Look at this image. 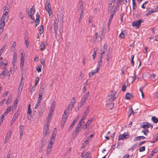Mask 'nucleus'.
Returning a JSON list of instances; mask_svg holds the SVG:
<instances>
[{
  "instance_id": "obj_29",
  "label": "nucleus",
  "mask_w": 158,
  "mask_h": 158,
  "mask_svg": "<svg viewBox=\"0 0 158 158\" xmlns=\"http://www.w3.org/2000/svg\"><path fill=\"white\" fill-rule=\"evenodd\" d=\"M66 121V119L62 118L61 122V126L62 128H63L64 125Z\"/></svg>"
},
{
  "instance_id": "obj_7",
  "label": "nucleus",
  "mask_w": 158,
  "mask_h": 158,
  "mask_svg": "<svg viewBox=\"0 0 158 158\" xmlns=\"http://www.w3.org/2000/svg\"><path fill=\"white\" fill-rule=\"evenodd\" d=\"M6 67H5V70H4L0 74V77L1 79H3L4 78L6 75V72L5 71Z\"/></svg>"
},
{
  "instance_id": "obj_57",
  "label": "nucleus",
  "mask_w": 158,
  "mask_h": 158,
  "mask_svg": "<svg viewBox=\"0 0 158 158\" xmlns=\"http://www.w3.org/2000/svg\"><path fill=\"white\" fill-rule=\"evenodd\" d=\"M6 115V114H4V113L2 114L1 116V119L2 120L1 121V122H3V120L5 116Z\"/></svg>"
},
{
  "instance_id": "obj_35",
  "label": "nucleus",
  "mask_w": 158,
  "mask_h": 158,
  "mask_svg": "<svg viewBox=\"0 0 158 158\" xmlns=\"http://www.w3.org/2000/svg\"><path fill=\"white\" fill-rule=\"evenodd\" d=\"M11 98H12L11 96H9L8 97L6 102V105H8L11 102Z\"/></svg>"
},
{
  "instance_id": "obj_22",
  "label": "nucleus",
  "mask_w": 158,
  "mask_h": 158,
  "mask_svg": "<svg viewBox=\"0 0 158 158\" xmlns=\"http://www.w3.org/2000/svg\"><path fill=\"white\" fill-rule=\"evenodd\" d=\"M97 48H94V51L93 52V53L92 55V56H93V60H94L95 57H96V52L97 51Z\"/></svg>"
},
{
  "instance_id": "obj_51",
  "label": "nucleus",
  "mask_w": 158,
  "mask_h": 158,
  "mask_svg": "<svg viewBox=\"0 0 158 158\" xmlns=\"http://www.w3.org/2000/svg\"><path fill=\"white\" fill-rule=\"evenodd\" d=\"M89 92H87L85 95L83 96V97L85 98H87L89 96Z\"/></svg>"
},
{
  "instance_id": "obj_47",
  "label": "nucleus",
  "mask_w": 158,
  "mask_h": 158,
  "mask_svg": "<svg viewBox=\"0 0 158 158\" xmlns=\"http://www.w3.org/2000/svg\"><path fill=\"white\" fill-rule=\"evenodd\" d=\"M40 22V19H36L35 21V22L36 23L35 27H36L39 24Z\"/></svg>"
},
{
  "instance_id": "obj_11",
  "label": "nucleus",
  "mask_w": 158,
  "mask_h": 158,
  "mask_svg": "<svg viewBox=\"0 0 158 158\" xmlns=\"http://www.w3.org/2000/svg\"><path fill=\"white\" fill-rule=\"evenodd\" d=\"M73 102L71 101L68 107V109L70 108H72L74 107V104L76 103V101H75V98L73 97Z\"/></svg>"
},
{
  "instance_id": "obj_3",
  "label": "nucleus",
  "mask_w": 158,
  "mask_h": 158,
  "mask_svg": "<svg viewBox=\"0 0 158 158\" xmlns=\"http://www.w3.org/2000/svg\"><path fill=\"white\" fill-rule=\"evenodd\" d=\"M130 135L127 132L124 133L123 134L120 135L119 136L118 140L126 139L128 138Z\"/></svg>"
},
{
  "instance_id": "obj_46",
  "label": "nucleus",
  "mask_w": 158,
  "mask_h": 158,
  "mask_svg": "<svg viewBox=\"0 0 158 158\" xmlns=\"http://www.w3.org/2000/svg\"><path fill=\"white\" fill-rule=\"evenodd\" d=\"M66 111H64V114L63 115L62 118H64V119H67L68 118V115L66 114Z\"/></svg>"
},
{
  "instance_id": "obj_45",
  "label": "nucleus",
  "mask_w": 158,
  "mask_h": 158,
  "mask_svg": "<svg viewBox=\"0 0 158 158\" xmlns=\"http://www.w3.org/2000/svg\"><path fill=\"white\" fill-rule=\"evenodd\" d=\"M39 80V78L38 77H37V78H36L35 79V84L34 85V86H36L38 84V83Z\"/></svg>"
},
{
  "instance_id": "obj_50",
  "label": "nucleus",
  "mask_w": 158,
  "mask_h": 158,
  "mask_svg": "<svg viewBox=\"0 0 158 158\" xmlns=\"http://www.w3.org/2000/svg\"><path fill=\"white\" fill-rule=\"evenodd\" d=\"M149 131L148 129H146L145 130H143L142 131V132L144 133L145 135H147Z\"/></svg>"
},
{
  "instance_id": "obj_36",
  "label": "nucleus",
  "mask_w": 158,
  "mask_h": 158,
  "mask_svg": "<svg viewBox=\"0 0 158 158\" xmlns=\"http://www.w3.org/2000/svg\"><path fill=\"white\" fill-rule=\"evenodd\" d=\"M106 59L107 61H108L110 59L111 57V55L110 53H108V54H106Z\"/></svg>"
},
{
  "instance_id": "obj_41",
  "label": "nucleus",
  "mask_w": 158,
  "mask_h": 158,
  "mask_svg": "<svg viewBox=\"0 0 158 158\" xmlns=\"http://www.w3.org/2000/svg\"><path fill=\"white\" fill-rule=\"evenodd\" d=\"M6 4V6L4 7L3 8H4V9H6V10H9L10 8V6L9 5L8 2H7Z\"/></svg>"
},
{
  "instance_id": "obj_27",
  "label": "nucleus",
  "mask_w": 158,
  "mask_h": 158,
  "mask_svg": "<svg viewBox=\"0 0 158 158\" xmlns=\"http://www.w3.org/2000/svg\"><path fill=\"white\" fill-rule=\"evenodd\" d=\"M11 109V106H9L4 113V114H7L8 112H10Z\"/></svg>"
},
{
  "instance_id": "obj_55",
  "label": "nucleus",
  "mask_w": 158,
  "mask_h": 158,
  "mask_svg": "<svg viewBox=\"0 0 158 158\" xmlns=\"http://www.w3.org/2000/svg\"><path fill=\"white\" fill-rule=\"evenodd\" d=\"M35 88H36V86L34 85H33L32 87L31 88V93L34 91V90L35 89Z\"/></svg>"
},
{
  "instance_id": "obj_17",
  "label": "nucleus",
  "mask_w": 158,
  "mask_h": 158,
  "mask_svg": "<svg viewBox=\"0 0 158 158\" xmlns=\"http://www.w3.org/2000/svg\"><path fill=\"white\" fill-rule=\"evenodd\" d=\"M55 104L56 103L55 101H53L51 104V106L50 108V110H51V111L53 112L54 111Z\"/></svg>"
},
{
  "instance_id": "obj_2",
  "label": "nucleus",
  "mask_w": 158,
  "mask_h": 158,
  "mask_svg": "<svg viewBox=\"0 0 158 158\" xmlns=\"http://www.w3.org/2000/svg\"><path fill=\"white\" fill-rule=\"evenodd\" d=\"M47 4L45 5V8L49 14V16L52 15V13L51 10V5L50 4L49 1L48 2V0L46 2Z\"/></svg>"
},
{
  "instance_id": "obj_42",
  "label": "nucleus",
  "mask_w": 158,
  "mask_h": 158,
  "mask_svg": "<svg viewBox=\"0 0 158 158\" xmlns=\"http://www.w3.org/2000/svg\"><path fill=\"white\" fill-rule=\"evenodd\" d=\"M145 150V146H142L139 148V152H142L144 151Z\"/></svg>"
},
{
  "instance_id": "obj_13",
  "label": "nucleus",
  "mask_w": 158,
  "mask_h": 158,
  "mask_svg": "<svg viewBox=\"0 0 158 158\" xmlns=\"http://www.w3.org/2000/svg\"><path fill=\"white\" fill-rule=\"evenodd\" d=\"M114 106V103L113 102L106 103V106L109 109H112Z\"/></svg>"
},
{
  "instance_id": "obj_58",
  "label": "nucleus",
  "mask_w": 158,
  "mask_h": 158,
  "mask_svg": "<svg viewBox=\"0 0 158 158\" xmlns=\"http://www.w3.org/2000/svg\"><path fill=\"white\" fill-rule=\"evenodd\" d=\"M23 85H19L18 88V91L19 92H21L23 89Z\"/></svg>"
},
{
  "instance_id": "obj_15",
  "label": "nucleus",
  "mask_w": 158,
  "mask_h": 158,
  "mask_svg": "<svg viewBox=\"0 0 158 158\" xmlns=\"http://www.w3.org/2000/svg\"><path fill=\"white\" fill-rule=\"evenodd\" d=\"M150 124L148 122H145L144 124H142L141 125V127L144 128H147L150 127Z\"/></svg>"
},
{
  "instance_id": "obj_12",
  "label": "nucleus",
  "mask_w": 158,
  "mask_h": 158,
  "mask_svg": "<svg viewBox=\"0 0 158 158\" xmlns=\"http://www.w3.org/2000/svg\"><path fill=\"white\" fill-rule=\"evenodd\" d=\"M133 97V96L132 94L127 93L125 95V98L127 100H130Z\"/></svg>"
},
{
  "instance_id": "obj_60",
  "label": "nucleus",
  "mask_w": 158,
  "mask_h": 158,
  "mask_svg": "<svg viewBox=\"0 0 158 158\" xmlns=\"http://www.w3.org/2000/svg\"><path fill=\"white\" fill-rule=\"evenodd\" d=\"M110 5H111V6L109 7L110 9L108 10V12H109V10H111L113 8L114 4H113L112 3H110Z\"/></svg>"
},
{
  "instance_id": "obj_54",
  "label": "nucleus",
  "mask_w": 158,
  "mask_h": 158,
  "mask_svg": "<svg viewBox=\"0 0 158 158\" xmlns=\"http://www.w3.org/2000/svg\"><path fill=\"white\" fill-rule=\"evenodd\" d=\"M41 63V64L43 65V66H45L44 64V61L45 60L43 58H41L40 59Z\"/></svg>"
},
{
  "instance_id": "obj_23",
  "label": "nucleus",
  "mask_w": 158,
  "mask_h": 158,
  "mask_svg": "<svg viewBox=\"0 0 158 158\" xmlns=\"http://www.w3.org/2000/svg\"><path fill=\"white\" fill-rule=\"evenodd\" d=\"M17 55L16 53L15 52H14V56L13 57V58L12 59V62L14 64L15 62V61L17 59Z\"/></svg>"
},
{
  "instance_id": "obj_9",
  "label": "nucleus",
  "mask_w": 158,
  "mask_h": 158,
  "mask_svg": "<svg viewBox=\"0 0 158 158\" xmlns=\"http://www.w3.org/2000/svg\"><path fill=\"white\" fill-rule=\"evenodd\" d=\"M11 131H10L9 133H7L5 138V140L4 142L5 143H6L9 140L11 134Z\"/></svg>"
},
{
  "instance_id": "obj_52",
  "label": "nucleus",
  "mask_w": 158,
  "mask_h": 158,
  "mask_svg": "<svg viewBox=\"0 0 158 158\" xmlns=\"http://www.w3.org/2000/svg\"><path fill=\"white\" fill-rule=\"evenodd\" d=\"M24 127L22 125H20L19 126V131H23Z\"/></svg>"
},
{
  "instance_id": "obj_34",
  "label": "nucleus",
  "mask_w": 158,
  "mask_h": 158,
  "mask_svg": "<svg viewBox=\"0 0 158 158\" xmlns=\"http://www.w3.org/2000/svg\"><path fill=\"white\" fill-rule=\"evenodd\" d=\"M129 112L130 113V114L128 116L129 117L131 115V114H134V111L133 110V109L132 107L129 109Z\"/></svg>"
},
{
  "instance_id": "obj_48",
  "label": "nucleus",
  "mask_w": 158,
  "mask_h": 158,
  "mask_svg": "<svg viewBox=\"0 0 158 158\" xmlns=\"http://www.w3.org/2000/svg\"><path fill=\"white\" fill-rule=\"evenodd\" d=\"M16 42L14 41L13 43L11 48L12 49L14 50L15 49V47L16 46Z\"/></svg>"
},
{
  "instance_id": "obj_14",
  "label": "nucleus",
  "mask_w": 158,
  "mask_h": 158,
  "mask_svg": "<svg viewBox=\"0 0 158 158\" xmlns=\"http://www.w3.org/2000/svg\"><path fill=\"white\" fill-rule=\"evenodd\" d=\"M19 114L18 113H16L15 114L14 116L12 118L11 123V125L14 123L15 120L18 118Z\"/></svg>"
},
{
  "instance_id": "obj_37",
  "label": "nucleus",
  "mask_w": 158,
  "mask_h": 158,
  "mask_svg": "<svg viewBox=\"0 0 158 158\" xmlns=\"http://www.w3.org/2000/svg\"><path fill=\"white\" fill-rule=\"evenodd\" d=\"M81 130V128H78L77 127H76L74 130L75 134L77 135L78 134V132L80 131Z\"/></svg>"
},
{
  "instance_id": "obj_1",
  "label": "nucleus",
  "mask_w": 158,
  "mask_h": 158,
  "mask_svg": "<svg viewBox=\"0 0 158 158\" xmlns=\"http://www.w3.org/2000/svg\"><path fill=\"white\" fill-rule=\"evenodd\" d=\"M144 20L143 19H139L138 20L134 21L132 23L133 27H136L137 29L139 28L141 25V23L143 22Z\"/></svg>"
},
{
  "instance_id": "obj_26",
  "label": "nucleus",
  "mask_w": 158,
  "mask_h": 158,
  "mask_svg": "<svg viewBox=\"0 0 158 158\" xmlns=\"http://www.w3.org/2000/svg\"><path fill=\"white\" fill-rule=\"evenodd\" d=\"M90 153V152H88L87 153L84 155V157L82 158H91L89 156V155Z\"/></svg>"
},
{
  "instance_id": "obj_31",
  "label": "nucleus",
  "mask_w": 158,
  "mask_h": 158,
  "mask_svg": "<svg viewBox=\"0 0 158 158\" xmlns=\"http://www.w3.org/2000/svg\"><path fill=\"white\" fill-rule=\"evenodd\" d=\"M98 72H96V69L95 70V71L94 72L93 71H92L91 73H89V77H93L94 74H95L96 73H97Z\"/></svg>"
},
{
  "instance_id": "obj_40",
  "label": "nucleus",
  "mask_w": 158,
  "mask_h": 158,
  "mask_svg": "<svg viewBox=\"0 0 158 158\" xmlns=\"http://www.w3.org/2000/svg\"><path fill=\"white\" fill-rule=\"evenodd\" d=\"M41 147H43L46 144V141H45V140H44L42 139L41 140Z\"/></svg>"
},
{
  "instance_id": "obj_5",
  "label": "nucleus",
  "mask_w": 158,
  "mask_h": 158,
  "mask_svg": "<svg viewBox=\"0 0 158 158\" xmlns=\"http://www.w3.org/2000/svg\"><path fill=\"white\" fill-rule=\"evenodd\" d=\"M59 22V20L57 19H56L54 20V30L55 33H56L57 32L58 26V23Z\"/></svg>"
},
{
  "instance_id": "obj_30",
  "label": "nucleus",
  "mask_w": 158,
  "mask_h": 158,
  "mask_svg": "<svg viewBox=\"0 0 158 158\" xmlns=\"http://www.w3.org/2000/svg\"><path fill=\"white\" fill-rule=\"evenodd\" d=\"M41 66L40 64L37 66L36 68V69L38 73H39L41 71Z\"/></svg>"
},
{
  "instance_id": "obj_43",
  "label": "nucleus",
  "mask_w": 158,
  "mask_h": 158,
  "mask_svg": "<svg viewBox=\"0 0 158 158\" xmlns=\"http://www.w3.org/2000/svg\"><path fill=\"white\" fill-rule=\"evenodd\" d=\"M41 101H38L37 100V103L36 104L35 106V109H37L40 106V103Z\"/></svg>"
},
{
  "instance_id": "obj_10",
  "label": "nucleus",
  "mask_w": 158,
  "mask_h": 158,
  "mask_svg": "<svg viewBox=\"0 0 158 158\" xmlns=\"http://www.w3.org/2000/svg\"><path fill=\"white\" fill-rule=\"evenodd\" d=\"M116 98L115 97H112L108 96L107 98V100L106 101V103L112 102Z\"/></svg>"
},
{
  "instance_id": "obj_18",
  "label": "nucleus",
  "mask_w": 158,
  "mask_h": 158,
  "mask_svg": "<svg viewBox=\"0 0 158 158\" xmlns=\"http://www.w3.org/2000/svg\"><path fill=\"white\" fill-rule=\"evenodd\" d=\"M125 31H123L120 33L119 35V37L121 38H125V36L126 35L125 33Z\"/></svg>"
},
{
  "instance_id": "obj_62",
  "label": "nucleus",
  "mask_w": 158,
  "mask_h": 158,
  "mask_svg": "<svg viewBox=\"0 0 158 158\" xmlns=\"http://www.w3.org/2000/svg\"><path fill=\"white\" fill-rule=\"evenodd\" d=\"M2 17L3 18H7V19H8V15L6 13H3V15H2Z\"/></svg>"
},
{
  "instance_id": "obj_33",
  "label": "nucleus",
  "mask_w": 158,
  "mask_h": 158,
  "mask_svg": "<svg viewBox=\"0 0 158 158\" xmlns=\"http://www.w3.org/2000/svg\"><path fill=\"white\" fill-rule=\"evenodd\" d=\"M116 94V92L111 91V92L109 94L108 96L112 97H114L115 95Z\"/></svg>"
},
{
  "instance_id": "obj_21",
  "label": "nucleus",
  "mask_w": 158,
  "mask_h": 158,
  "mask_svg": "<svg viewBox=\"0 0 158 158\" xmlns=\"http://www.w3.org/2000/svg\"><path fill=\"white\" fill-rule=\"evenodd\" d=\"M92 120V118L88 120L86 122V123L85 124V126H87V127H89V125L91 124Z\"/></svg>"
},
{
  "instance_id": "obj_6",
  "label": "nucleus",
  "mask_w": 158,
  "mask_h": 158,
  "mask_svg": "<svg viewBox=\"0 0 158 158\" xmlns=\"http://www.w3.org/2000/svg\"><path fill=\"white\" fill-rule=\"evenodd\" d=\"M6 19H7V18L2 17L0 19V26L4 27L5 26V20Z\"/></svg>"
},
{
  "instance_id": "obj_25",
  "label": "nucleus",
  "mask_w": 158,
  "mask_h": 158,
  "mask_svg": "<svg viewBox=\"0 0 158 158\" xmlns=\"http://www.w3.org/2000/svg\"><path fill=\"white\" fill-rule=\"evenodd\" d=\"M152 119L154 123H157L158 122V118L155 116L152 117Z\"/></svg>"
},
{
  "instance_id": "obj_32",
  "label": "nucleus",
  "mask_w": 158,
  "mask_h": 158,
  "mask_svg": "<svg viewBox=\"0 0 158 158\" xmlns=\"http://www.w3.org/2000/svg\"><path fill=\"white\" fill-rule=\"evenodd\" d=\"M133 10H135L137 7L136 5L135 0H132Z\"/></svg>"
},
{
  "instance_id": "obj_49",
  "label": "nucleus",
  "mask_w": 158,
  "mask_h": 158,
  "mask_svg": "<svg viewBox=\"0 0 158 158\" xmlns=\"http://www.w3.org/2000/svg\"><path fill=\"white\" fill-rule=\"evenodd\" d=\"M87 115V114H85V112L83 115V116L81 118V120H85L86 117V116Z\"/></svg>"
},
{
  "instance_id": "obj_63",
  "label": "nucleus",
  "mask_w": 158,
  "mask_h": 158,
  "mask_svg": "<svg viewBox=\"0 0 158 158\" xmlns=\"http://www.w3.org/2000/svg\"><path fill=\"white\" fill-rule=\"evenodd\" d=\"M137 146V145L136 144H135L134 145H133V146L131 147V149L132 151H133V150L134 149L136 148Z\"/></svg>"
},
{
  "instance_id": "obj_38",
  "label": "nucleus",
  "mask_w": 158,
  "mask_h": 158,
  "mask_svg": "<svg viewBox=\"0 0 158 158\" xmlns=\"http://www.w3.org/2000/svg\"><path fill=\"white\" fill-rule=\"evenodd\" d=\"M44 31V27L43 25H42L40 27V28L39 29V33L40 34H42Z\"/></svg>"
},
{
  "instance_id": "obj_39",
  "label": "nucleus",
  "mask_w": 158,
  "mask_h": 158,
  "mask_svg": "<svg viewBox=\"0 0 158 158\" xmlns=\"http://www.w3.org/2000/svg\"><path fill=\"white\" fill-rule=\"evenodd\" d=\"M44 88V86H41L40 87V92H41L42 93H44L45 92V90Z\"/></svg>"
},
{
  "instance_id": "obj_56",
  "label": "nucleus",
  "mask_w": 158,
  "mask_h": 158,
  "mask_svg": "<svg viewBox=\"0 0 158 158\" xmlns=\"http://www.w3.org/2000/svg\"><path fill=\"white\" fill-rule=\"evenodd\" d=\"M17 103H18V102H17V100H16L14 102V106H12V108L14 107V108H15L16 107H17L16 105L17 104Z\"/></svg>"
},
{
  "instance_id": "obj_8",
  "label": "nucleus",
  "mask_w": 158,
  "mask_h": 158,
  "mask_svg": "<svg viewBox=\"0 0 158 158\" xmlns=\"http://www.w3.org/2000/svg\"><path fill=\"white\" fill-rule=\"evenodd\" d=\"M31 105L29 104L28 106V111H27V115L28 118L29 119H31L30 116L31 115L32 111L30 108Z\"/></svg>"
},
{
  "instance_id": "obj_44",
  "label": "nucleus",
  "mask_w": 158,
  "mask_h": 158,
  "mask_svg": "<svg viewBox=\"0 0 158 158\" xmlns=\"http://www.w3.org/2000/svg\"><path fill=\"white\" fill-rule=\"evenodd\" d=\"M107 45L106 44H105L103 46V49L102 50L106 52L107 50Z\"/></svg>"
},
{
  "instance_id": "obj_53",
  "label": "nucleus",
  "mask_w": 158,
  "mask_h": 158,
  "mask_svg": "<svg viewBox=\"0 0 158 158\" xmlns=\"http://www.w3.org/2000/svg\"><path fill=\"white\" fill-rule=\"evenodd\" d=\"M33 7H34V6H33L30 9V10L29 12H28V14H30V13L32 14L33 13V10H35V9H33Z\"/></svg>"
},
{
  "instance_id": "obj_64",
  "label": "nucleus",
  "mask_w": 158,
  "mask_h": 158,
  "mask_svg": "<svg viewBox=\"0 0 158 158\" xmlns=\"http://www.w3.org/2000/svg\"><path fill=\"white\" fill-rule=\"evenodd\" d=\"M55 136L56 135L53 134H52L50 138V139H53V141H54V140L55 139Z\"/></svg>"
},
{
  "instance_id": "obj_61",
  "label": "nucleus",
  "mask_w": 158,
  "mask_h": 158,
  "mask_svg": "<svg viewBox=\"0 0 158 158\" xmlns=\"http://www.w3.org/2000/svg\"><path fill=\"white\" fill-rule=\"evenodd\" d=\"M53 144V142H52V140H51L49 142L48 146L52 147V145Z\"/></svg>"
},
{
  "instance_id": "obj_24",
  "label": "nucleus",
  "mask_w": 158,
  "mask_h": 158,
  "mask_svg": "<svg viewBox=\"0 0 158 158\" xmlns=\"http://www.w3.org/2000/svg\"><path fill=\"white\" fill-rule=\"evenodd\" d=\"M52 147H51V146H48V147H47V155H48L51 151V148Z\"/></svg>"
},
{
  "instance_id": "obj_28",
  "label": "nucleus",
  "mask_w": 158,
  "mask_h": 158,
  "mask_svg": "<svg viewBox=\"0 0 158 158\" xmlns=\"http://www.w3.org/2000/svg\"><path fill=\"white\" fill-rule=\"evenodd\" d=\"M6 47V44H4L2 47V48L0 49V56H1V54L3 52V50H4V49Z\"/></svg>"
},
{
  "instance_id": "obj_4",
  "label": "nucleus",
  "mask_w": 158,
  "mask_h": 158,
  "mask_svg": "<svg viewBox=\"0 0 158 158\" xmlns=\"http://www.w3.org/2000/svg\"><path fill=\"white\" fill-rule=\"evenodd\" d=\"M49 122L48 121L47 122L46 124L44 126V129L43 130V133L44 135H47L50 132V130L48 128L49 126Z\"/></svg>"
},
{
  "instance_id": "obj_16",
  "label": "nucleus",
  "mask_w": 158,
  "mask_h": 158,
  "mask_svg": "<svg viewBox=\"0 0 158 158\" xmlns=\"http://www.w3.org/2000/svg\"><path fill=\"white\" fill-rule=\"evenodd\" d=\"M102 64V61L101 60H98V63L97 65V67L96 69V72H98V70L100 69L99 67L101 66Z\"/></svg>"
},
{
  "instance_id": "obj_19",
  "label": "nucleus",
  "mask_w": 158,
  "mask_h": 158,
  "mask_svg": "<svg viewBox=\"0 0 158 158\" xmlns=\"http://www.w3.org/2000/svg\"><path fill=\"white\" fill-rule=\"evenodd\" d=\"M145 137L143 136H138L137 137H135L134 140L135 141H136V140L138 139L139 140H140V139L142 138L143 139H145Z\"/></svg>"
},
{
  "instance_id": "obj_20",
  "label": "nucleus",
  "mask_w": 158,
  "mask_h": 158,
  "mask_svg": "<svg viewBox=\"0 0 158 158\" xmlns=\"http://www.w3.org/2000/svg\"><path fill=\"white\" fill-rule=\"evenodd\" d=\"M40 50L42 51L45 49L46 46L44 42H43L40 45Z\"/></svg>"
},
{
  "instance_id": "obj_59",
  "label": "nucleus",
  "mask_w": 158,
  "mask_h": 158,
  "mask_svg": "<svg viewBox=\"0 0 158 158\" xmlns=\"http://www.w3.org/2000/svg\"><path fill=\"white\" fill-rule=\"evenodd\" d=\"M158 151V149H157L156 150V151H154V150H153L151 152V153L150 154L151 155V156H152L153 155H154V154L155 153H156V152H157Z\"/></svg>"
}]
</instances>
